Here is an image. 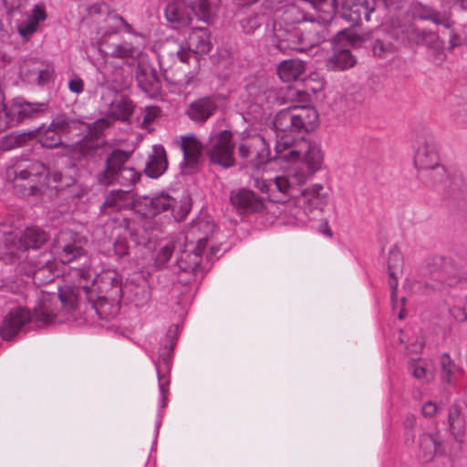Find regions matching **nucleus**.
I'll use <instances>...</instances> for the list:
<instances>
[{
	"instance_id": "obj_1",
	"label": "nucleus",
	"mask_w": 467,
	"mask_h": 467,
	"mask_svg": "<svg viewBox=\"0 0 467 467\" xmlns=\"http://www.w3.org/2000/svg\"><path fill=\"white\" fill-rule=\"evenodd\" d=\"M276 158L296 166L275 179L254 178V186L266 193L271 202H279L277 193L294 196L315 173L321 171L325 152L320 142L304 141L295 147L296 134L309 132L318 125V114L312 107L293 106L280 110L275 117Z\"/></svg>"
},
{
	"instance_id": "obj_2",
	"label": "nucleus",
	"mask_w": 467,
	"mask_h": 467,
	"mask_svg": "<svg viewBox=\"0 0 467 467\" xmlns=\"http://www.w3.org/2000/svg\"><path fill=\"white\" fill-rule=\"evenodd\" d=\"M60 299L65 306L76 308L85 296L101 318L119 313L122 296L121 277L115 269L99 265L97 257L86 260L81 267H71L64 275Z\"/></svg>"
},
{
	"instance_id": "obj_3",
	"label": "nucleus",
	"mask_w": 467,
	"mask_h": 467,
	"mask_svg": "<svg viewBox=\"0 0 467 467\" xmlns=\"http://www.w3.org/2000/svg\"><path fill=\"white\" fill-rule=\"evenodd\" d=\"M5 176L22 195H35L44 192L47 188L65 192L71 198H80L87 192V188L77 183L71 176L63 175L59 171L47 176L45 165L38 161H19L7 168Z\"/></svg>"
},
{
	"instance_id": "obj_4",
	"label": "nucleus",
	"mask_w": 467,
	"mask_h": 467,
	"mask_svg": "<svg viewBox=\"0 0 467 467\" xmlns=\"http://www.w3.org/2000/svg\"><path fill=\"white\" fill-rule=\"evenodd\" d=\"M339 0H311V5L317 13V19L319 23L330 22L337 8V3ZM342 3V16L353 24L361 21L362 16L366 21L370 20V15L377 8L390 7L394 5L391 0H340Z\"/></svg>"
},
{
	"instance_id": "obj_5",
	"label": "nucleus",
	"mask_w": 467,
	"mask_h": 467,
	"mask_svg": "<svg viewBox=\"0 0 467 467\" xmlns=\"http://www.w3.org/2000/svg\"><path fill=\"white\" fill-rule=\"evenodd\" d=\"M214 225L208 219L194 221L182 238V246L178 249L177 264L182 271H193L201 263L210 235L213 233Z\"/></svg>"
},
{
	"instance_id": "obj_6",
	"label": "nucleus",
	"mask_w": 467,
	"mask_h": 467,
	"mask_svg": "<svg viewBox=\"0 0 467 467\" xmlns=\"http://www.w3.org/2000/svg\"><path fill=\"white\" fill-rule=\"evenodd\" d=\"M124 29L127 33L132 34V26L121 16L113 15L109 16L106 19V25L98 30L97 44L100 53L106 57H111L126 60H135L141 55L140 47L133 46L131 43H110L109 38L116 35L119 31Z\"/></svg>"
},
{
	"instance_id": "obj_7",
	"label": "nucleus",
	"mask_w": 467,
	"mask_h": 467,
	"mask_svg": "<svg viewBox=\"0 0 467 467\" xmlns=\"http://www.w3.org/2000/svg\"><path fill=\"white\" fill-rule=\"evenodd\" d=\"M178 202L167 193H159L152 196L143 195L136 198L132 202L133 211L146 219L160 221L171 213L175 220L180 221L190 212L189 204L184 202L180 211H176Z\"/></svg>"
},
{
	"instance_id": "obj_8",
	"label": "nucleus",
	"mask_w": 467,
	"mask_h": 467,
	"mask_svg": "<svg viewBox=\"0 0 467 467\" xmlns=\"http://www.w3.org/2000/svg\"><path fill=\"white\" fill-rule=\"evenodd\" d=\"M194 13L199 21L212 24L214 19L212 6L207 0H173L165 8L167 21L174 29L188 27Z\"/></svg>"
},
{
	"instance_id": "obj_9",
	"label": "nucleus",
	"mask_w": 467,
	"mask_h": 467,
	"mask_svg": "<svg viewBox=\"0 0 467 467\" xmlns=\"http://www.w3.org/2000/svg\"><path fill=\"white\" fill-rule=\"evenodd\" d=\"M211 34L206 27H194L188 37L182 40H169L162 48V56L176 57L181 62L188 63L193 56H203L212 49Z\"/></svg>"
},
{
	"instance_id": "obj_10",
	"label": "nucleus",
	"mask_w": 467,
	"mask_h": 467,
	"mask_svg": "<svg viewBox=\"0 0 467 467\" xmlns=\"http://www.w3.org/2000/svg\"><path fill=\"white\" fill-rule=\"evenodd\" d=\"M281 199L278 202H286L288 198H296V203L303 205V209H296L293 215L295 216L296 224H305L308 218V213L317 211H322L329 202V192L320 183H315L310 187L301 190L294 196L277 193Z\"/></svg>"
},
{
	"instance_id": "obj_11",
	"label": "nucleus",
	"mask_w": 467,
	"mask_h": 467,
	"mask_svg": "<svg viewBox=\"0 0 467 467\" xmlns=\"http://www.w3.org/2000/svg\"><path fill=\"white\" fill-rule=\"evenodd\" d=\"M275 37L276 48L284 53L289 50L306 52L326 38L324 35L321 36L311 28L294 26L286 29L275 28Z\"/></svg>"
},
{
	"instance_id": "obj_12",
	"label": "nucleus",
	"mask_w": 467,
	"mask_h": 467,
	"mask_svg": "<svg viewBox=\"0 0 467 467\" xmlns=\"http://www.w3.org/2000/svg\"><path fill=\"white\" fill-rule=\"evenodd\" d=\"M140 179V172L129 164V154L122 150H115L107 160L106 169L99 175L101 184L109 185L114 182L130 186Z\"/></svg>"
},
{
	"instance_id": "obj_13",
	"label": "nucleus",
	"mask_w": 467,
	"mask_h": 467,
	"mask_svg": "<svg viewBox=\"0 0 467 467\" xmlns=\"http://www.w3.org/2000/svg\"><path fill=\"white\" fill-rule=\"evenodd\" d=\"M430 280L428 285L433 290L453 286L466 279V273L461 265L450 258L435 256L427 265Z\"/></svg>"
},
{
	"instance_id": "obj_14",
	"label": "nucleus",
	"mask_w": 467,
	"mask_h": 467,
	"mask_svg": "<svg viewBox=\"0 0 467 467\" xmlns=\"http://www.w3.org/2000/svg\"><path fill=\"white\" fill-rule=\"evenodd\" d=\"M86 124L65 115L56 117L48 126H41L34 130L32 136L43 147L55 148L62 143V136L75 130H85Z\"/></svg>"
},
{
	"instance_id": "obj_15",
	"label": "nucleus",
	"mask_w": 467,
	"mask_h": 467,
	"mask_svg": "<svg viewBox=\"0 0 467 467\" xmlns=\"http://www.w3.org/2000/svg\"><path fill=\"white\" fill-rule=\"evenodd\" d=\"M85 243L86 240L80 234L70 230L61 231L57 235L52 247L55 260L59 261L62 265H67L86 257Z\"/></svg>"
},
{
	"instance_id": "obj_16",
	"label": "nucleus",
	"mask_w": 467,
	"mask_h": 467,
	"mask_svg": "<svg viewBox=\"0 0 467 467\" xmlns=\"http://www.w3.org/2000/svg\"><path fill=\"white\" fill-rule=\"evenodd\" d=\"M414 165L421 172L431 171L434 182L444 175L445 170L440 165V157L432 139H418L414 153Z\"/></svg>"
},
{
	"instance_id": "obj_17",
	"label": "nucleus",
	"mask_w": 467,
	"mask_h": 467,
	"mask_svg": "<svg viewBox=\"0 0 467 467\" xmlns=\"http://www.w3.org/2000/svg\"><path fill=\"white\" fill-rule=\"evenodd\" d=\"M175 334L176 329H170L168 331L166 336L167 345L160 348L159 359L155 362L160 391L159 407L161 409L165 408L168 403L167 394L170 385L169 373L171 369V352L175 345Z\"/></svg>"
},
{
	"instance_id": "obj_18",
	"label": "nucleus",
	"mask_w": 467,
	"mask_h": 467,
	"mask_svg": "<svg viewBox=\"0 0 467 467\" xmlns=\"http://www.w3.org/2000/svg\"><path fill=\"white\" fill-rule=\"evenodd\" d=\"M133 111L132 102L126 97L116 96L107 110L105 118L97 119L90 125H86L85 130L88 136H98L113 120H126Z\"/></svg>"
},
{
	"instance_id": "obj_19",
	"label": "nucleus",
	"mask_w": 467,
	"mask_h": 467,
	"mask_svg": "<svg viewBox=\"0 0 467 467\" xmlns=\"http://www.w3.org/2000/svg\"><path fill=\"white\" fill-rule=\"evenodd\" d=\"M234 150L231 132L223 130L210 138L207 153L212 163L229 168L234 164Z\"/></svg>"
},
{
	"instance_id": "obj_20",
	"label": "nucleus",
	"mask_w": 467,
	"mask_h": 467,
	"mask_svg": "<svg viewBox=\"0 0 467 467\" xmlns=\"http://www.w3.org/2000/svg\"><path fill=\"white\" fill-rule=\"evenodd\" d=\"M61 287L62 286L58 287V296H57L55 293H48L46 291H41L37 296L36 304L34 306V313L32 315L34 322L36 323L37 326H45L53 322L58 311V299L62 306L67 311L73 309L63 305L60 299Z\"/></svg>"
},
{
	"instance_id": "obj_21",
	"label": "nucleus",
	"mask_w": 467,
	"mask_h": 467,
	"mask_svg": "<svg viewBox=\"0 0 467 467\" xmlns=\"http://www.w3.org/2000/svg\"><path fill=\"white\" fill-rule=\"evenodd\" d=\"M239 152L243 158H251L256 165L266 162L270 157L269 144L259 134L244 140L239 145Z\"/></svg>"
},
{
	"instance_id": "obj_22",
	"label": "nucleus",
	"mask_w": 467,
	"mask_h": 467,
	"mask_svg": "<svg viewBox=\"0 0 467 467\" xmlns=\"http://www.w3.org/2000/svg\"><path fill=\"white\" fill-rule=\"evenodd\" d=\"M30 321L34 322V318L28 310L21 306L16 307L4 318L0 335L4 339H10Z\"/></svg>"
},
{
	"instance_id": "obj_23",
	"label": "nucleus",
	"mask_w": 467,
	"mask_h": 467,
	"mask_svg": "<svg viewBox=\"0 0 467 467\" xmlns=\"http://www.w3.org/2000/svg\"><path fill=\"white\" fill-rule=\"evenodd\" d=\"M53 69L36 59L25 61L19 69L21 78L34 85H44L53 75Z\"/></svg>"
},
{
	"instance_id": "obj_24",
	"label": "nucleus",
	"mask_w": 467,
	"mask_h": 467,
	"mask_svg": "<svg viewBox=\"0 0 467 467\" xmlns=\"http://www.w3.org/2000/svg\"><path fill=\"white\" fill-rule=\"evenodd\" d=\"M389 285L390 287V296L393 309L398 307L397 288L399 276L402 273L403 257L397 247H392L389 252L388 257Z\"/></svg>"
},
{
	"instance_id": "obj_25",
	"label": "nucleus",
	"mask_w": 467,
	"mask_h": 467,
	"mask_svg": "<svg viewBox=\"0 0 467 467\" xmlns=\"http://www.w3.org/2000/svg\"><path fill=\"white\" fill-rule=\"evenodd\" d=\"M231 202L240 213H259L265 208L264 199L246 189L233 192Z\"/></svg>"
},
{
	"instance_id": "obj_26",
	"label": "nucleus",
	"mask_w": 467,
	"mask_h": 467,
	"mask_svg": "<svg viewBox=\"0 0 467 467\" xmlns=\"http://www.w3.org/2000/svg\"><path fill=\"white\" fill-rule=\"evenodd\" d=\"M135 76L139 87L145 94L153 97L159 93L161 87L157 73L149 64L138 63Z\"/></svg>"
},
{
	"instance_id": "obj_27",
	"label": "nucleus",
	"mask_w": 467,
	"mask_h": 467,
	"mask_svg": "<svg viewBox=\"0 0 467 467\" xmlns=\"http://www.w3.org/2000/svg\"><path fill=\"white\" fill-rule=\"evenodd\" d=\"M390 35L396 40L412 42L415 44H429L428 37L431 40L435 37V35H431L424 31H420L417 29L412 24L409 25H400V23L396 24L394 21L390 24Z\"/></svg>"
},
{
	"instance_id": "obj_28",
	"label": "nucleus",
	"mask_w": 467,
	"mask_h": 467,
	"mask_svg": "<svg viewBox=\"0 0 467 467\" xmlns=\"http://www.w3.org/2000/svg\"><path fill=\"white\" fill-rule=\"evenodd\" d=\"M47 17L44 5L37 4L32 8L30 14L17 24V30L24 39H28Z\"/></svg>"
},
{
	"instance_id": "obj_29",
	"label": "nucleus",
	"mask_w": 467,
	"mask_h": 467,
	"mask_svg": "<svg viewBox=\"0 0 467 467\" xmlns=\"http://www.w3.org/2000/svg\"><path fill=\"white\" fill-rule=\"evenodd\" d=\"M45 105L37 103H29L19 99H15L8 106L9 117L13 125L26 119L36 117L38 113L44 111Z\"/></svg>"
},
{
	"instance_id": "obj_30",
	"label": "nucleus",
	"mask_w": 467,
	"mask_h": 467,
	"mask_svg": "<svg viewBox=\"0 0 467 467\" xmlns=\"http://www.w3.org/2000/svg\"><path fill=\"white\" fill-rule=\"evenodd\" d=\"M180 148L183 153V161L182 162V169L188 166H193L197 163L201 156L202 146L195 136L187 135L181 137Z\"/></svg>"
},
{
	"instance_id": "obj_31",
	"label": "nucleus",
	"mask_w": 467,
	"mask_h": 467,
	"mask_svg": "<svg viewBox=\"0 0 467 467\" xmlns=\"http://www.w3.org/2000/svg\"><path fill=\"white\" fill-rule=\"evenodd\" d=\"M217 108L215 100L212 98H202L192 102L186 111L188 117L196 122H204Z\"/></svg>"
},
{
	"instance_id": "obj_32",
	"label": "nucleus",
	"mask_w": 467,
	"mask_h": 467,
	"mask_svg": "<svg viewBox=\"0 0 467 467\" xmlns=\"http://www.w3.org/2000/svg\"><path fill=\"white\" fill-rule=\"evenodd\" d=\"M168 167L166 152L161 145H154L152 153L146 163L145 172L150 178H158L163 174Z\"/></svg>"
},
{
	"instance_id": "obj_33",
	"label": "nucleus",
	"mask_w": 467,
	"mask_h": 467,
	"mask_svg": "<svg viewBox=\"0 0 467 467\" xmlns=\"http://www.w3.org/2000/svg\"><path fill=\"white\" fill-rule=\"evenodd\" d=\"M409 368L413 377L422 383H429L435 377V365L428 358L411 359Z\"/></svg>"
},
{
	"instance_id": "obj_34",
	"label": "nucleus",
	"mask_w": 467,
	"mask_h": 467,
	"mask_svg": "<svg viewBox=\"0 0 467 467\" xmlns=\"http://www.w3.org/2000/svg\"><path fill=\"white\" fill-rule=\"evenodd\" d=\"M306 71V64L299 59L284 60L278 65L277 74L284 82L298 79Z\"/></svg>"
},
{
	"instance_id": "obj_35",
	"label": "nucleus",
	"mask_w": 467,
	"mask_h": 467,
	"mask_svg": "<svg viewBox=\"0 0 467 467\" xmlns=\"http://www.w3.org/2000/svg\"><path fill=\"white\" fill-rule=\"evenodd\" d=\"M410 13L414 19L431 20L433 23L442 25L445 27L451 26V22L448 17H441L439 13L420 3H413L410 5Z\"/></svg>"
},
{
	"instance_id": "obj_36",
	"label": "nucleus",
	"mask_w": 467,
	"mask_h": 467,
	"mask_svg": "<svg viewBox=\"0 0 467 467\" xmlns=\"http://www.w3.org/2000/svg\"><path fill=\"white\" fill-rule=\"evenodd\" d=\"M419 457L428 462L440 451L441 444L438 434H423L419 441Z\"/></svg>"
},
{
	"instance_id": "obj_37",
	"label": "nucleus",
	"mask_w": 467,
	"mask_h": 467,
	"mask_svg": "<svg viewBox=\"0 0 467 467\" xmlns=\"http://www.w3.org/2000/svg\"><path fill=\"white\" fill-rule=\"evenodd\" d=\"M47 241V234L38 227H28L19 239V247L23 250L37 249Z\"/></svg>"
},
{
	"instance_id": "obj_38",
	"label": "nucleus",
	"mask_w": 467,
	"mask_h": 467,
	"mask_svg": "<svg viewBox=\"0 0 467 467\" xmlns=\"http://www.w3.org/2000/svg\"><path fill=\"white\" fill-rule=\"evenodd\" d=\"M357 63L356 58L348 49L335 50L334 54L327 60L328 69L340 71L352 67Z\"/></svg>"
},
{
	"instance_id": "obj_39",
	"label": "nucleus",
	"mask_w": 467,
	"mask_h": 467,
	"mask_svg": "<svg viewBox=\"0 0 467 467\" xmlns=\"http://www.w3.org/2000/svg\"><path fill=\"white\" fill-rule=\"evenodd\" d=\"M182 246V238L176 240L175 243H169L161 246L158 251L154 265L157 268H161L169 262L171 257L172 252L179 249Z\"/></svg>"
},
{
	"instance_id": "obj_40",
	"label": "nucleus",
	"mask_w": 467,
	"mask_h": 467,
	"mask_svg": "<svg viewBox=\"0 0 467 467\" xmlns=\"http://www.w3.org/2000/svg\"><path fill=\"white\" fill-rule=\"evenodd\" d=\"M440 361L441 366V380L450 385L454 384L456 366L453 360L448 354H442Z\"/></svg>"
},
{
	"instance_id": "obj_41",
	"label": "nucleus",
	"mask_w": 467,
	"mask_h": 467,
	"mask_svg": "<svg viewBox=\"0 0 467 467\" xmlns=\"http://www.w3.org/2000/svg\"><path fill=\"white\" fill-rule=\"evenodd\" d=\"M130 200V193L126 191H113L107 197L104 202V207L120 210L128 203Z\"/></svg>"
},
{
	"instance_id": "obj_42",
	"label": "nucleus",
	"mask_w": 467,
	"mask_h": 467,
	"mask_svg": "<svg viewBox=\"0 0 467 467\" xmlns=\"http://www.w3.org/2000/svg\"><path fill=\"white\" fill-rule=\"evenodd\" d=\"M449 422L452 434L456 439H460L464 433L465 427L464 420L457 407H453L450 410Z\"/></svg>"
},
{
	"instance_id": "obj_43",
	"label": "nucleus",
	"mask_w": 467,
	"mask_h": 467,
	"mask_svg": "<svg viewBox=\"0 0 467 467\" xmlns=\"http://www.w3.org/2000/svg\"><path fill=\"white\" fill-rule=\"evenodd\" d=\"M130 236L134 243L138 245L151 248V244L155 238L152 232H149L144 226L138 227L130 233Z\"/></svg>"
},
{
	"instance_id": "obj_44",
	"label": "nucleus",
	"mask_w": 467,
	"mask_h": 467,
	"mask_svg": "<svg viewBox=\"0 0 467 467\" xmlns=\"http://www.w3.org/2000/svg\"><path fill=\"white\" fill-rule=\"evenodd\" d=\"M87 139H83L81 141H77L74 145L70 146L66 151L71 159L80 160L88 154V150L84 148L87 144Z\"/></svg>"
},
{
	"instance_id": "obj_45",
	"label": "nucleus",
	"mask_w": 467,
	"mask_h": 467,
	"mask_svg": "<svg viewBox=\"0 0 467 467\" xmlns=\"http://www.w3.org/2000/svg\"><path fill=\"white\" fill-rule=\"evenodd\" d=\"M400 341L401 344H405L406 348L411 353H417L421 350L424 344L423 338L420 336L405 340L402 331L400 332Z\"/></svg>"
},
{
	"instance_id": "obj_46",
	"label": "nucleus",
	"mask_w": 467,
	"mask_h": 467,
	"mask_svg": "<svg viewBox=\"0 0 467 467\" xmlns=\"http://www.w3.org/2000/svg\"><path fill=\"white\" fill-rule=\"evenodd\" d=\"M261 25V17L257 15L242 21V27L246 34H253Z\"/></svg>"
},
{
	"instance_id": "obj_47",
	"label": "nucleus",
	"mask_w": 467,
	"mask_h": 467,
	"mask_svg": "<svg viewBox=\"0 0 467 467\" xmlns=\"http://www.w3.org/2000/svg\"><path fill=\"white\" fill-rule=\"evenodd\" d=\"M11 125H13V123L9 117L8 107L3 104V98L0 94V131L7 129Z\"/></svg>"
},
{
	"instance_id": "obj_48",
	"label": "nucleus",
	"mask_w": 467,
	"mask_h": 467,
	"mask_svg": "<svg viewBox=\"0 0 467 467\" xmlns=\"http://www.w3.org/2000/svg\"><path fill=\"white\" fill-rule=\"evenodd\" d=\"M450 312L455 319L467 322V296L463 298L462 306H454L450 309Z\"/></svg>"
},
{
	"instance_id": "obj_49",
	"label": "nucleus",
	"mask_w": 467,
	"mask_h": 467,
	"mask_svg": "<svg viewBox=\"0 0 467 467\" xmlns=\"http://www.w3.org/2000/svg\"><path fill=\"white\" fill-rule=\"evenodd\" d=\"M67 87L71 92L78 95L84 91L85 84L81 78L73 76L68 80Z\"/></svg>"
},
{
	"instance_id": "obj_50",
	"label": "nucleus",
	"mask_w": 467,
	"mask_h": 467,
	"mask_svg": "<svg viewBox=\"0 0 467 467\" xmlns=\"http://www.w3.org/2000/svg\"><path fill=\"white\" fill-rule=\"evenodd\" d=\"M393 46L391 44L385 45L381 40H378L373 46V53L375 56L383 57L391 53Z\"/></svg>"
},
{
	"instance_id": "obj_51",
	"label": "nucleus",
	"mask_w": 467,
	"mask_h": 467,
	"mask_svg": "<svg viewBox=\"0 0 467 467\" xmlns=\"http://www.w3.org/2000/svg\"><path fill=\"white\" fill-rule=\"evenodd\" d=\"M114 253L117 256L122 257L128 254L129 246L125 239H117L113 244Z\"/></svg>"
},
{
	"instance_id": "obj_52",
	"label": "nucleus",
	"mask_w": 467,
	"mask_h": 467,
	"mask_svg": "<svg viewBox=\"0 0 467 467\" xmlns=\"http://www.w3.org/2000/svg\"><path fill=\"white\" fill-rule=\"evenodd\" d=\"M46 271H50L52 273V277H50V280H53L55 277L59 276L60 275V270L54 269V263H47L46 266L36 271V277L38 278V276L44 275Z\"/></svg>"
},
{
	"instance_id": "obj_53",
	"label": "nucleus",
	"mask_w": 467,
	"mask_h": 467,
	"mask_svg": "<svg viewBox=\"0 0 467 467\" xmlns=\"http://www.w3.org/2000/svg\"><path fill=\"white\" fill-rule=\"evenodd\" d=\"M437 411V405L432 401H428L422 406V414L425 417H432Z\"/></svg>"
},
{
	"instance_id": "obj_54",
	"label": "nucleus",
	"mask_w": 467,
	"mask_h": 467,
	"mask_svg": "<svg viewBox=\"0 0 467 467\" xmlns=\"http://www.w3.org/2000/svg\"><path fill=\"white\" fill-rule=\"evenodd\" d=\"M157 107H147L145 109L144 122H151L159 114Z\"/></svg>"
},
{
	"instance_id": "obj_55",
	"label": "nucleus",
	"mask_w": 467,
	"mask_h": 467,
	"mask_svg": "<svg viewBox=\"0 0 467 467\" xmlns=\"http://www.w3.org/2000/svg\"><path fill=\"white\" fill-rule=\"evenodd\" d=\"M3 2L9 11L18 9L25 4V0H3Z\"/></svg>"
},
{
	"instance_id": "obj_56",
	"label": "nucleus",
	"mask_w": 467,
	"mask_h": 467,
	"mask_svg": "<svg viewBox=\"0 0 467 467\" xmlns=\"http://www.w3.org/2000/svg\"><path fill=\"white\" fill-rule=\"evenodd\" d=\"M452 3L459 5L463 9H467V0H443L444 6H450Z\"/></svg>"
},
{
	"instance_id": "obj_57",
	"label": "nucleus",
	"mask_w": 467,
	"mask_h": 467,
	"mask_svg": "<svg viewBox=\"0 0 467 467\" xmlns=\"http://www.w3.org/2000/svg\"><path fill=\"white\" fill-rule=\"evenodd\" d=\"M320 232L327 235V236H331L332 235V232L331 230L329 229L328 227V223L327 221H324L322 222L321 225H320Z\"/></svg>"
},
{
	"instance_id": "obj_58",
	"label": "nucleus",
	"mask_w": 467,
	"mask_h": 467,
	"mask_svg": "<svg viewBox=\"0 0 467 467\" xmlns=\"http://www.w3.org/2000/svg\"><path fill=\"white\" fill-rule=\"evenodd\" d=\"M193 76L188 77L186 76L184 79L179 80L180 84L182 85H190L193 82Z\"/></svg>"
},
{
	"instance_id": "obj_59",
	"label": "nucleus",
	"mask_w": 467,
	"mask_h": 467,
	"mask_svg": "<svg viewBox=\"0 0 467 467\" xmlns=\"http://www.w3.org/2000/svg\"><path fill=\"white\" fill-rule=\"evenodd\" d=\"M461 44V42L455 37V36H451V39H450V46L451 48L459 46Z\"/></svg>"
},
{
	"instance_id": "obj_60",
	"label": "nucleus",
	"mask_w": 467,
	"mask_h": 467,
	"mask_svg": "<svg viewBox=\"0 0 467 467\" xmlns=\"http://www.w3.org/2000/svg\"><path fill=\"white\" fill-rule=\"evenodd\" d=\"M161 426V415H158V419L156 420V428H155V439H157V436L159 434V429ZM154 442H156V440H154Z\"/></svg>"
},
{
	"instance_id": "obj_61",
	"label": "nucleus",
	"mask_w": 467,
	"mask_h": 467,
	"mask_svg": "<svg viewBox=\"0 0 467 467\" xmlns=\"http://www.w3.org/2000/svg\"><path fill=\"white\" fill-rule=\"evenodd\" d=\"M348 36L347 32L346 31H341L337 36V42H342Z\"/></svg>"
},
{
	"instance_id": "obj_62",
	"label": "nucleus",
	"mask_w": 467,
	"mask_h": 467,
	"mask_svg": "<svg viewBox=\"0 0 467 467\" xmlns=\"http://www.w3.org/2000/svg\"><path fill=\"white\" fill-rule=\"evenodd\" d=\"M7 140H10L12 144L14 142V144H17V145L20 143V140H21L19 138L13 137V136L8 137Z\"/></svg>"
},
{
	"instance_id": "obj_63",
	"label": "nucleus",
	"mask_w": 467,
	"mask_h": 467,
	"mask_svg": "<svg viewBox=\"0 0 467 467\" xmlns=\"http://www.w3.org/2000/svg\"><path fill=\"white\" fill-rule=\"evenodd\" d=\"M8 250H9V251H8L7 253L10 254V256H12V257H13V256H16V252H15L13 249L8 248Z\"/></svg>"
},
{
	"instance_id": "obj_64",
	"label": "nucleus",
	"mask_w": 467,
	"mask_h": 467,
	"mask_svg": "<svg viewBox=\"0 0 467 467\" xmlns=\"http://www.w3.org/2000/svg\"><path fill=\"white\" fill-rule=\"evenodd\" d=\"M9 58L10 57L8 56H6L5 54L2 56V61L4 63L7 62L9 60Z\"/></svg>"
}]
</instances>
